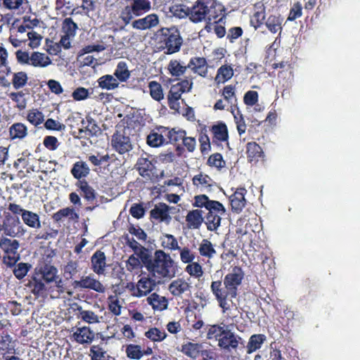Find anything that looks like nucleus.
Listing matches in <instances>:
<instances>
[{"label":"nucleus","mask_w":360,"mask_h":360,"mask_svg":"<svg viewBox=\"0 0 360 360\" xmlns=\"http://www.w3.org/2000/svg\"><path fill=\"white\" fill-rule=\"evenodd\" d=\"M64 217H69L71 220H77L79 219V215L72 208L65 207L58 210L53 216V219L56 221L62 220Z\"/></svg>","instance_id":"nucleus-37"},{"label":"nucleus","mask_w":360,"mask_h":360,"mask_svg":"<svg viewBox=\"0 0 360 360\" xmlns=\"http://www.w3.org/2000/svg\"><path fill=\"white\" fill-rule=\"evenodd\" d=\"M218 345L224 349L235 348L238 345V341L233 333L229 329H227L218 340Z\"/></svg>","instance_id":"nucleus-25"},{"label":"nucleus","mask_w":360,"mask_h":360,"mask_svg":"<svg viewBox=\"0 0 360 360\" xmlns=\"http://www.w3.org/2000/svg\"><path fill=\"white\" fill-rule=\"evenodd\" d=\"M177 250L179 251V256L181 262L188 264L192 262L195 259V255L188 247L181 248Z\"/></svg>","instance_id":"nucleus-52"},{"label":"nucleus","mask_w":360,"mask_h":360,"mask_svg":"<svg viewBox=\"0 0 360 360\" xmlns=\"http://www.w3.org/2000/svg\"><path fill=\"white\" fill-rule=\"evenodd\" d=\"M44 127L47 129L56 130L59 131H63L65 129V124L51 118L48 119L45 122Z\"/></svg>","instance_id":"nucleus-62"},{"label":"nucleus","mask_w":360,"mask_h":360,"mask_svg":"<svg viewBox=\"0 0 360 360\" xmlns=\"http://www.w3.org/2000/svg\"><path fill=\"white\" fill-rule=\"evenodd\" d=\"M159 22L160 20L158 15L155 13H152L144 18L133 20L131 26L136 30H146L157 27Z\"/></svg>","instance_id":"nucleus-11"},{"label":"nucleus","mask_w":360,"mask_h":360,"mask_svg":"<svg viewBox=\"0 0 360 360\" xmlns=\"http://www.w3.org/2000/svg\"><path fill=\"white\" fill-rule=\"evenodd\" d=\"M168 70L172 76L180 77L188 70V65H183L179 61L172 60L168 65Z\"/></svg>","instance_id":"nucleus-35"},{"label":"nucleus","mask_w":360,"mask_h":360,"mask_svg":"<svg viewBox=\"0 0 360 360\" xmlns=\"http://www.w3.org/2000/svg\"><path fill=\"white\" fill-rule=\"evenodd\" d=\"M161 245L169 250H177L179 245L177 239L172 234L163 233L160 238Z\"/></svg>","instance_id":"nucleus-32"},{"label":"nucleus","mask_w":360,"mask_h":360,"mask_svg":"<svg viewBox=\"0 0 360 360\" xmlns=\"http://www.w3.org/2000/svg\"><path fill=\"white\" fill-rule=\"evenodd\" d=\"M233 70L230 66H221L217 72L215 80L218 83H224L233 76Z\"/></svg>","instance_id":"nucleus-43"},{"label":"nucleus","mask_w":360,"mask_h":360,"mask_svg":"<svg viewBox=\"0 0 360 360\" xmlns=\"http://www.w3.org/2000/svg\"><path fill=\"white\" fill-rule=\"evenodd\" d=\"M112 145L120 154L129 152L132 148L129 137L119 131L112 136Z\"/></svg>","instance_id":"nucleus-12"},{"label":"nucleus","mask_w":360,"mask_h":360,"mask_svg":"<svg viewBox=\"0 0 360 360\" xmlns=\"http://www.w3.org/2000/svg\"><path fill=\"white\" fill-rule=\"evenodd\" d=\"M125 241L127 245L141 259V262L150 252L148 249L138 243L133 237H130L128 235L125 236Z\"/></svg>","instance_id":"nucleus-20"},{"label":"nucleus","mask_w":360,"mask_h":360,"mask_svg":"<svg viewBox=\"0 0 360 360\" xmlns=\"http://www.w3.org/2000/svg\"><path fill=\"white\" fill-rule=\"evenodd\" d=\"M202 349V345L198 343L188 342L182 346V352L193 359H196Z\"/></svg>","instance_id":"nucleus-33"},{"label":"nucleus","mask_w":360,"mask_h":360,"mask_svg":"<svg viewBox=\"0 0 360 360\" xmlns=\"http://www.w3.org/2000/svg\"><path fill=\"white\" fill-rule=\"evenodd\" d=\"M98 86L107 91L115 90L120 86V82L114 75H105L97 79Z\"/></svg>","instance_id":"nucleus-21"},{"label":"nucleus","mask_w":360,"mask_h":360,"mask_svg":"<svg viewBox=\"0 0 360 360\" xmlns=\"http://www.w3.org/2000/svg\"><path fill=\"white\" fill-rule=\"evenodd\" d=\"M161 127L158 131H152L147 136V143L151 147H159L165 143H167L166 136L163 132V129Z\"/></svg>","instance_id":"nucleus-24"},{"label":"nucleus","mask_w":360,"mask_h":360,"mask_svg":"<svg viewBox=\"0 0 360 360\" xmlns=\"http://www.w3.org/2000/svg\"><path fill=\"white\" fill-rule=\"evenodd\" d=\"M114 76L120 82H125L129 79L131 72L126 62L120 61L117 63L114 72Z\"/></svg>","instance_id":"nucleus-27"},{"label":"nucleus","mask_w":360,"mask_h":360,"mask_svg":"<svg viewBox=\"0 0 360 360\" xmlns=\"http://www.w3.org/2000/svg\"><path fill=\"white\" fill-rule=\"evenodd\" d=\"M169 210L170 207L165 203H158L150 211V215L153 218L168 224L172 219L169 215Z\"/></svg>","instance_id":"nucleus-16"},{"label":"nucleus","mask_w":360,"mask_h":360,"mask_svg":"<svg viewBox=\"0 0 360 360\" xmlns=\"http://www.w3.org/2000/svg\"><path fill=\"white\" fill-rule=\"evenodd\" d=\"M13 349L12 338L9 335H2L0 338V350L10 352Z\"/></svg>","instance_id":"nucleus-59"},{"label":"nucleus","mask_w":360,"mask_h":360,"mask_svg":"<svg viewBox=\"0 0 360 360\" xmlns=\"http://www.w3.org/2000/svg\"><path fill=\"white\" fill-rule=\"evenodd\" d=\"M148 87L150 89V94L154 100L160 101L163 99L164 94L162 88L158 82L152 81L149 83Z\"/></svg>","instance_id":"nucleus-41"},{"label":"nucleus","mask_w":360,"mask_h":360,"mask_svg":"<svg viewBox=\"0 0 360 360\" xmlns=\"http://www.w3.org/2000/svg\"><path fill=\"white\" fill-rule=\"evenodd\" d=\"M28 39L30 40L29 46L32 48H37L40 45L41 36L36 32L31 31L27 34Z\"/></svg>","instance_id":"nucleus-64"},{"label":"nucleus","mask_w":360,"mask_h":360,"mask_svg":"<svg viewBox=\"0 0 360 360\" xmlns=\"http://www.w3.org/2000/svg\"><path fill=\"white\" fill-rule=\"evenodd\" d=\"M91 269L97 275H104L106 267V257L103 252L96 250L91 257Z\"/></svg>","instance_id":"nucleus-13"},{"label":"nucleus","mask_w":360,"mask_h":360,"mask_svg":"<svg viewBox=\"0 0 360 360\" xmlns=\"http://www.w3.org/2000/svg\"><path fill=\"white\" fill-rule=\"evenodd\" d=\"M145 335L153 342H160L165 339L167 334L164 330L152 328L146 332Z\"/></svg>","instance_id":"nucleus-42"},{"label":"nucleus","mask_w":360,"mask_h":360,"mask_svg":"<svg viewBox=\"0 0 360 360\" xmlns=\"http://www.w3.org/2000/svg\"><path fill=\"white\" fill-rule=\"evenodd\" d=\"M20 248V243L15 239L5 237H0V249L7 255L8 258L13 263H15L20 256L18 250Z\"/></svg>","instance_id":"nucleus-8"},{"label":"nucleus","mask_w":360,"mask_h":360,"mask_svg":"<svg viewBox=\"0 0 360 360\" xmlns=\"http://www.w3.org/2000/svg\"><path fill=\"white\" fill-rule=\"evenodd\" d=\"M9 133L12 139L25 138L27 134V128L22 123H15L9 129Z\"/></svg>","instance_id":"nucleus-31"},{"label":"nucleus","mask_w":360,"mask_h":360,"mask_svg":"<svg viewBox=\"0 0 360 360\" xmlns=\"http://www.w3.org/2000/svg\"><path fill=\"white\" fill-rule=\"evenodd\" d=\"M27 80L28 77L27 73L25 72H18L13 73L11 84L14 89H19L26 85Z\"/></svg>","instance_id":"nucleus-39"},{"label":"nucleus","mask_w":360,"mask_h":360,"mask_svg":"<svg viewBox=\"0 0 360 360\" xmlns=\"http://www.w3.org/2000/svg\"><path fill=\"white\" fill-rule=\"evenodd\" d=\"M142 263L154 278L170 279L176 274L174 260L162 250H156L153 255L150 252Z\"/></svg>","instance_id":"nucleus-2"},{"label":"nucleus","mask_w":360,"mask_h":360,"mask_svg":"<svg viewBox=\"0 0 360 360\" xmlns=\"http://www.w3.org/2000/svg\"><path fill=\"white\" fill-rule=\"evenodd\" d=\"M76 186L81 190L83 196L88 201H93L96 198V192L94 189L89 185L86 181H79Z\"/></svg>","instance_id":"nucleus-34"},{"label":"nucleus","mask_w":360,"mask_h":360,"mask_svg":"<svg viewBox=\"0 0 360 360\" xmlns=\"http://www.w3.org/2000/svg\"><path fill=\"white\" fill-rule=\"evenodd\" d=\"M203 221L202 211L200 210H191L186 217V225L189 229H198Z\"/></svg>","instance_id":"nucleus-19"},{"label":"nucleus","mask_w":360,"mask_h":360,"mask_svg":"<svg viewBox=\"0 0 360 360\" xmlns=\"http://www.w3.org/2000/svg\"><path fill=\"white\" fill-rule=\"evenodd\" d=\"M224 214H207V228L209 231H216L220 226L221 216Z\"/></svg>","instance_id":"nucleus-46"},{"label":"nucleus","mask_w":360,"mask_h":360,"mask_svg":"<svg viewBox=\"0 0 360 360\" xmlns=\"http://www.w3.org/2000/svg\"><path fill=\"white\" fill-rule=\"evenodd\" d=\"M141 259L135 255H131L129 257L127 261V269L129 271H132L134 269H138L141 265Z\"/></svg>","instance_id":"nucleus-63"},{"label":"nucleus","mask_w":360,"mask_h":360,"mask_svg":"<svg viewBox=\"0 0 360 360\" xmlns=\"http://www.w3.org/2000/svg\"><path fill=\"white\" fill-rule=\"evenodd\" d=\"M31 268V265L27 263H19L13 269V274L18 279L23 278Z\"/></svg>","instance_id":"nucleus-54"},{"label":"nucleus","mask_w":360,"mask_h":360,"mask_svg":"<svg viewBox=\"0 0 360 360\" xmlns=\"http://www.w3.org/2000/svg\"><path fill=\"white\" fill-rule=\"evenodd\" d=\"M244 271L238 266H234L224 278V285H226L231 292V297L238 295V288L244 278Z\"/></svg>","instance_id":"nucleus-6"},{"label":"nucleus","mask_w":360,"mask_h":360,"mask_svg":"<svg viewBox=\"0 0 360 360\" xmlns=\"http://www.w3.org/2000/svg\"><path fill=\"white\" fill-rule=\"evenodd\" d=\"M89 172L90 169L88 165L83 161L76 162L71 169V174L77 179L86 177Z\"/></svg>","instance_id":"nucleus-28"},{"label":"nucleus","mask_w":360,"mask_h":360,"mask_svg":"<svg viewBox=\"0 0 360 360\" xmlns=\"http://www.w3.org/2000/svg\"><path fill=\"white\" fill-rule=\"evenodd\" d=\"M77 29V25L75 22H73L72 18H67L64 20L62 27L64 35L73 37L75 35Z\"/></svg>","instance_id":"nucleus-49"},{"label":"nucleus","mask_w":360,"mask_h":360,"mask_svg":"<svg viewBox=\"0 0 360 360\" xmlns=\"http://www.w3.org/2000/svg\"><path fill=\"white\" fill-rule=\"evenodd\" d=\"M8 96L13 101L17 103V106L19 109L22 110L25 108L26 101L22 92H12Z\"/></svg>","instance_id":"nucleus-58"},{"label":"nucleus","mask_w":360,"mask_h":360,"mask_svg":"<svg viewBox=\"0 0 360 360\" xmlns=\"http://www.w3.org/2000/svg\"><path fill=\"white\" fill-rule=\"evenodd\" d=\"M214 137L219 141H226L228 138L227 129L225 124L214 126L212 128Z\"/></svg>","instance_id":"nucleus-56"},{"label":"nucleus","mask_w":360,"mask_h":360,"mask_svg":"<svg viewBox=\"0 0 360 360\" xmlns=\"http://www.w3.org/2000/svg\"><path fill=\"white\" fill-rule=\"evenodd\" d=\"M229 329L228 326L223 325V326H212L207 332V338L208 339H216L219 340L221 335L224 333V332Z\"/></svg>","instance_id":"nucleus-50"},{"label":"nucleus","mask_w":360,"mask_h":360,"mask_svg":"<svg viewBox=\"0 0 360 360\" xmlns=\"http://www.w3.org/2000/svg\"><path fill=\"white\" fill-rule=\"evenodd\" d=\"M198 251L202 257L211 259L214 257L217 252L212 244V243L207 239L202 240L199 244Z\"/></svg>","instance_id":"nucleus-30"},{"label":"nucleus","mask_w":360,"mask_h":360,"mask_svg":"<svg viewBox=\"0 0 360 360\" xmlns=\"http://www.w3.org/2000/svg\"><path fill=\"white\" fill-rule=\"evenodd\" d=\"M234 118L236 123L237 129L239 134L241 136L244 134L246 131V124L243 115L240 113L239 110H237L236 113L234 114Z\"/></svg>","instance_id":"nucleus-60"},{"label":"nucleus","mask_w":360,"mask_h":360,"mask_svg":"<svg viewBox=\"0 0 360 360\" xmlns=\"http://www.w3.org/2000/svg\"><path fill=\"white\" fill-rule=\"evenodd\" d=\"M136 167L140 175L143 177L149 176V172H150L153 169V165L151 162L146 158L143 157L138 159Z\"/></svg>","instance_id":"nucleus-38"},{"label":"nucleus","mask_w":360,"mask_h":360,"mask_svg":"<svg viewBox=\"0 0 360 360\" xmlns=\"http://www.w3.org/2000/svg\"><path fill=\"white\" fill-rule=\"evenodd\" d=\"M185 271L191 276L200 278L203 275L201 265L198 262H192L188 264Z\"/></svg>","instance_id":"nucleus-48"},{"label":"nucleus","mask_w":360,"mask_h":360,"mask_svg":"<svg viewBox=\"0 0 360 360\" xmlns=\"http://www.w3.org/2000/svg\"><path fill=\"white\" fill-rule=\"evenodd\" d=\"M32 292L38 297H44L55 292L58 295L64 292V282L58 275V269L49 263H39L34 269L30 281Z\"/></svg>","instance_id":"nucleus-1"},{"label":"nucleus","mask_w":360,"mask_h":360,"mask_svg":"<svg viewBox=\"0 0 360 360\" xmlns=\"http://www.w3.org/2000/svg\"><path fill=\"white\" fill-rule=\"evenodd\" d=\"M27 120L34 126L41 124L44 120V114L37 109H32L29 111L27 116Z\"/></svg>","instance_id":"nucleus-51"},{"label":"nucleus","mask_w":360,"mask_h":360,"mask_svg":"<svg viewBox=\"0 0 360 360\" xmlns=\"http://www.w3.org/2000/svg\"><path fill=\"white\" fill-rule=\"evenodd\" d=\"M191 284L184 278L174 280L168 286L171 294L175 297H189L191 294Z\"/></svg>","instance_id":"nucleus-10"},{"label":"nucleus","mask_w":360,"mask_h":360,"mask_svg":"<svg viewBox=\"0 0 360 360\" xmlns=\"http://www.w3.org/2000/svg\"><path fill=\"white\" fill-rule=\"evenodd\" d=\"M25 229L18 217L6 216L5 218V237L12 238L22 236Z\"/></svg>","instance_id":"nucleus-7"},{"label":"nucleus","mask_w":360,"mask_h":360,"mask_svg":"<svg viewBox=\"0 0 360 360\" xmlns=\"http://www.w3.org/2000/svg\"><path fill=\"white\" fill-rule=\"evenodd\" d=\"M91 360H108L109 356L107 352L98 345H93L90 348V354Z\"/></svg>","instance_id":"nucleus-45"},{"label":"nucleus","mask_w":360,"mask_h":360,"mask_svg":"<svg viewBox=\"0 0 360 360\" xmlns=\"http://www.w3.org/2000/svg\"><path fill=\"white\" fill-rule=\"evenodd\" d=\"M246 190L244 188H238L235 193L231 195L230 202L232 210L236 212H240L245 206Z\"/></svg>","instance_id":"nucleus-17"},{"label":"nucleus","mask_w":360,"mask_h":360,"mask_svg":"<svg viewBox=\"0 0 360 360\" xmlns=\"http://www.w3.org/2000/svg\"><path fill=\"white\" fill-rule=\"evenodd\" d=\"M129 233L134 236L138 240L141 241H146L147 238V234L139 226H134L131 225L128 229Z\"/></svg>","instance_id":"nucleus-61"},{"label":"nucleus","mask_w":360,"mask_h":360,"mask_svg":"<svg viewBox=\"0 0 360 360\" xmlns=\"http://www.w3.org/2000/svg\"><path fill=\"white\" fill-rule=\"evenodd\" d=\"M156 37L159 48L165 51V53L172 54L178 52L182 44V39L179 31L174 28H162L157 32Z\"/></svg>","instance_id":"nucleus-4"},{"label":"nucleus","mask_w":360,"mask_h":360,"mask_svg":"<svg viewBox=\"0 0 360 360\" xmlns=\"http://www.w3.org/2000/svg\"><path fill=\"white\" fill-rule=\"evenodd\" d=\"M156 278L142 277L138 281V288L136 289L137 297H141L150 293L156 286Z\"/></svg>","instance_id":"nucleus-18"},{"label":"nucleus","mask_w":360,"mask_h":360,"mask_svg":"<svg viewBox=\"0 0 360 360\" xmlns=\"http://www.w3.org/2000/svg\"><path fill=\"white\" fill-rule=\"evenodd\" d=\"M207 210L209 211L208 214H225L226 210L223 205L218 201L210 200Z\"/></svg>","instance_id":"nucleus-55"},{"label":"nucleus","mask_w":360,"mask_h":360,"mask_svg":"<svg viewBox=\"0 0 360 360\" xmlns=\"http://www.w3.org/2000/svg\"><path fill=\"white\" fill-rule=\"evenodd\" d=\"M73 285L75 288L89 289L100 293L105 290V286L92 274L82 276L80 280L74 281Z\"/></svg>","instance_id":"nucleus-9"},{"label":"nucleus","mask_w":360,"mask_h":360,"mask_svg":"<svg viewBox=\"0 0 360 360\" xmlns=\"http://www.w3.org/2000/svg\"><path fill=\"white\" fill-rule=\"evenodd\" d=\"M21 217L23 223L30 228L39 229L41 227L40 217L35 212L26 210Z\"/></svg>","instance_id":"nucleus-22"},{"label":"nucleus","mask_w":360,"mask_h":360,"mask_svg":"<svg viewBox=\"0 0 360 360\" xmlns=\"http://www.w3.org/2000/svg\"><path fill=\"white\" fill-rule=\"evenodd\" d=\"M72 331V338L79 344H91L94 340V332L87 326L76 328Z\"/></svg>","instance_id":"nucleus-14"},{"label":"nucleus","mask_w":360,"mask_h":360,"mask_svg":"<svg viewBox=\"0 0 360 360\" xmlns=\"http://www.w3.org/2000/svg\"><path fill=\"white\" fill-rule=\"evenodd\" d=\"M126 354L127 357L131 359L139 360L143 356V352L141 350V346L137 345H129L126 347Z\"/></svg>","instance_id":"nucleus-44"},{"label":"nucleus","mask_w":360,"mask_h":360,"mask_svg":"<svg viewBox=\"0 0 360 360\" xmlns=\"http://www.w3.org/2000/svg\"><path fill=\"white\" fill-rule=\"evenodd\" d=\"M188 70H191L194 73L205 77L208 72V65L206 59L203 57L191 58L188 63Z\"/></svg>","instance_id":"nucleus-15"},{"label":"nucleus","mask_w":360,"mask_h":360,"mask_svg":"<svg viewBox=\"0 0 360 360\" xmlns=\"http://www.w3.org/2000/svg\"><path fill=\"white\" fill-rule=\"evenodd\" d=\"M50 64H51V60L46 54L37 51L31 54L30 65L32 66L46 68Z\"/></svg>","instance_id":"nucleus-26"},{"label":"nucleus","mask_w":360,"mask_h":360,"mask_svg":"<svg viewBox=\"0 0 360 360\" xmlns=\"http://www.w3.org/2000/svg\"><path fill=\"white\" fill-rule=\"evenodd\" d=\"M193 182L195 186L203 187L210 186L213 183L212 179L207 175L200 174L193 178Z\"/></svg>","instance_id":"nucleus-53"},{"label":"nucleus","mask_w":360,"mask_h":360,"mask_svg":"<svg viewBox=\"0 0 360 360\" xmlns=\"http://www.w3.org/2000/svg\"><path fill=\"white\" fill-rule=\"evenodd\" d=\"M126 6L122 8L120 18L128 25L132 20L148 13L151 9L149 0H127Z\"/></svg>","instance_id":"nucleus-5"},{"label":"nucleus","mask_w":360,"mask_h":360,"mask_svg":"<svg viewBox=\"0 0 360 360\" xmlns=\"http://www.w3.org/2000/svg\"><path fill=\"white\" fill-rule=\"evenodd\" d=\"M171 13L179 18H189V7L182 4H176L170 7Z\"/></svg>","instance_id":"nucleus-47"},{"label":"nucleus","mask_w":360,"mask_h":360,"mask_svg":"<svg viewBox=\"0 0 360 360\" xmlns=\"http://www.w3.org/2000/svg\"><path fill=\"white\" fill-rule=\"evenodd\" d=\"M147 302L154 310L162 311L167 309L168 306V301L166 297L155 292L147 297Z\"/></svg>","instance_id":"nucleus-23"},{"label":"nucleus","mask_w":360,"mask_h":360,"mask_svg":"<svg viewBox=\"0 0 360 360\" xmlns=\"http://www.w3.org/2000/svg\"><path fill=\"white\" fill-rule=\"evenodd\" d=\"M108 300V307L110 311L116 316L120 315L121 314L122 306L118 298L116 296H110Z\"/></svg>","instance_id":"nucleus-57"},{"label":"nucleus","mask_w":360,"mask_h":360,"mask_svg":"<svg viewBox=\"0 0 360 360\" xmlns=\"http://www.w3.org/2000/svg\"><path fill=\"white\" fill-rule=\"evenodd\" d=\"M224 7L215 1L198 0L191 8L189 7V19L193 22L203 20L210 22L214 20V23L221 22L224 15L222 13Z\"/></svg>","instance_id":"nucleus-3"},{"label":"nucleus","mask_w":360,"mask_h":360,"mask_svg":"<svg viewBox=\"0 0 360 360\" xmlns=\"http://www.w3.org/2000/svg\"><path fill=\"white\" fill-rule=\"evenodd\" d=\"M77 310L79 311V317L88 323H99V317L94 311L89 310H84L82 307H77Z\"/></svg>","instance_id":"nucleus-40"},{"label":"nucleus","mask_w":360,"mask_h":360,"mask_svg":"<svg viewBox=\"0 0 360 360\" xmlns=\"http://www.w3.org/2000/svg\"><path fill=\"white\" fill-rule=\"evenodd\" d=\"M163 132L166 136L167 143H176L180 140H183L186 135L185 131L176 130L175 129L168 130L165 127L163 129Z\"/></svg>","instance_id":"nucleus-36"},{"label":"nucleus","mask_w":360,"mask_h":360,"mask_svg":"<svg viewBox=\"0 0 360 360\" xmlns=\"http://www.w3.org/2000/svg\"><path fill=\"white\" fill-rule=\"evenodd\" d=\"M211 290L215 296L217 300L223 298H228V296H231V292L226 285H222L219 281H213L211 284Z\"/></svg>","instance_id":"nucleus-29"}]
</instances>
